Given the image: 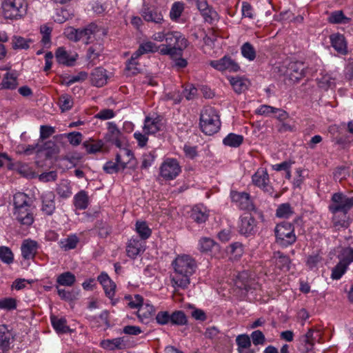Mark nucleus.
Returning <instances> with one entry per match:
<instances>
[{
	"mask_svg": "<svg viewBox=\"0 0 353 353\" xmlns=\"http://www.w3.org/2000/svg\"><path fill=\"white\" fill-rule=\"evenodd\" d=\"M174 273L171 276L172 286L176 288L185 289L190 283V277L195 272L196 263L188 255L177 256L172 263Z\"/></svg>",
	"mask_w": 353,
	"mask_h": 353,
	"instance_id": "obj_1",
	"label": "nucleus"
},
{
	"mask_svg": "<svg viewBox=\"0 0 353 353\" xmlns=\"http://www.w3.org/2000/svg\"><path fill=\"white\" fill-rule=\"evenodd\" d=\"M352 208L353 196H348L341 192L332 195L328 210L333 214L332 221L335 228L347 227V214Z\"/></svg>",
	"mask_w": 353,
	"mask_h": 353,
	"instance_id": "obj_2",
	"label": "nucleus"
},
{
	"mask_svg": "<svg viewBox=\"0 0 353 353\" xmlns=\"http://www.w3.org/2000/svg\"><path fill=\"white\" fill-rule=\"evenodd\" d=\"M199 125L202 132L207 135L217 132L221 127V121L215 109L212 107L203 108L200 114Z\"/></svg>",
	"mask_w": 353,
	"mask_h": 353,
	"instance_id": "obj_3",
	"label": "nucleus"
},
{
	"mask_svg": "<svg viewBox=\"0 0 353 353\" xmlns=\"http://www.w3.org/2000/svg\"><path fill=\"white\" fill-rule=\"evenodd\" d=\"M100 31L99 27L94 23H90L84 28H68L65 34L70 41L78 42L82 41L84 43L88 44L92 42V39Z\"/></svg>",
	"mask_w": 353,
	"mask_h": 353,
	"instance_id": "obj_4",
	"label": "nucleus"
},
{
	"mask_svg": "<svg viewBox=\"0 0 353 353\" xmlns=\"http://www.w3.org/2000/svg\"><path fill=\"white\" fill-rule=\"evenodd\" d=\"M276 243L283 248H287L296 242L294 225L288 222L278 224L275 229Z\"/></svg>",
	"mask_w": 353,
	"mask_h": 353,
	"instance_id": "obj_5",
	"label": "nucleus"
},
{
	"mask_svg": "<svg viewBox=\"0 0 353 353\" xmlns=\"http://www.w3.org/2000/svg\"><path fill=\"white\" fill-rule=\"evenodd\" d=\"M26 0H4L1 4L2 15L5 19H17L26 14Z\"/></svg>",
	"mask_w": 353,
	"mask_h": 353,
	"instance_id": "obj_6",
	"label": "nucleus"
},
{
	"mask_svg": "<svg viewBox=\"0 0 353 353\" xmlns=\"http://www.w3.org/2000/svg\"><path fill=\"white\" fill-rule=\"evenodd\" d=\"M135 230L141 241L134 240V255L139 254L145 250V242L152 234V230L145 221H137L135 224Z\"/></svg>",
	"mask_w": 353,
	"mask_h": 353,
	"instance_id": "obj_7",
	"label": "nucleus"
},
{
	"mask_svg": "<svg viewBox=\"0 0 353 353\" xmlns=\"http://www.w3.org/2000/svg\"><path fill=\"white\" fill-rule=\"evenodd\" d=\"M159 171L165 180H173L181 173V167L176 159L168 158L161 165Z\"/></svg>",
	"mask_w": 353,
	"mask_h": 353,
	"instance_id": "obj_8",
	"label": "nucleus"
},
{
	"mask_svg": "<svg viewBox=\"0 0 353 353\" xmlns=\"http://www.w3.org/2000/svg\"><path fill=\"white\" fill-rule=\"evenodd\" d=\"M134 309L137 310L136 314L141 322L148 320L154 312L153 306L145 303L143 297L140 294L134 295Z\"/></svg>",
	"mask_w": 353,
	"mask_h": 353,
	"instance_id": "obj_9",
	"label": "nucleus"
},
{
	"mask_svg": "<svg viewBox=\"0 0 353 353\" xmlns=\"http://www.w3.org/2000/svg\"><path fill=\"white\" fill-rule=\"evenodd\" d=\"M230 197L232 201L235 203L241 210L248 211L256 210V208L253 204L249 193L232 190L230 192Z\"/></svg>",
	"mask_w": 353,
	"mask_h": 353,
	"instance_id": "obj_10",
	"label": "nucleus"
},
{
	"mask_svg": "<svg viewBox=\"0 0 353 353\" xmlns=\"http://www.w3.org/2000/svg\"><path fill=\"white\" fill-rule=\"evenodd\" d=\"M307 65L303 61H295L289 63L287 67V75L293 83H298L305 77Z\"/></svg>",
	"mask_w": 353,
	"mask_h": 353,
	"instance_id": "obj_11",
	"label": "nucleus"
},
{
	"mask_svg": "<svg viewBox=\"0 0 353 353\" xmlns=\"http://www.w3.org/2000/svg\"><path fill=\"white\" fill-rule=\"evenodd\" d=\"M63 135L55 136L52 140H49L42 144L39 143V152H44L46 159H51L60 152V140Z\"/></svg>",
	"mask_w": 353,
	"mask_h": 353,
	"instance_id": "obj_12",
	"label": "nucleus"
},
{
	"mask_svg": "<svg viewBox=\"0 0 353 353\" xmlns=\"http://www.w3.org/2000/svg\"><path fill=\"white\" fill-rule=\"evenodd\" d=\"M34 207L32 205L20 208L14 210L13 215L21 225L30 226L34 221Z\"/></svg>",
	"mask_w": 353,
	"mask_h": 353,
	"instance_id": "obj_13",
	"label": "nucleus"
},
{
	"mask_svg": "<svg viewBox=\"0 0 353 353\" xmlns=\"http://www.w3.org/2000/svg\"><path fill=\"white\" fill-rule=\"evenodd\" d=\"M252 183L254 185L261 188L270 195L273 193V188L270 185L269 175L266 170L259 169L252 176Z\"/></svg>",
	"mask_w": 353,
	"mask_h": 353,
	"instance_id": "obj_14",
	"label": "nucleus"
},
{
	"mask_svg": "<svg viewBox=\"0 0 353 353\" xmlns=\"http://www.w3.org/2000/svg\"><path fill=\"white\" fill-rule=\"evenodd\" d=\"M210 65L219 71L228 70L235 72L240 70L239 64L231 57L227 55L219 60L212 61Z\"/></svg>",
	"mask_w": 353,
	"mask_h": 353,
	"instance_id": "obj_15",
	"label": "nucleus"
},
{
	"mask_svg": "<svg viewBox=\"0 0 353 353\" xmlns=\"http://www.w3.org/2000/svg\"><path fill=\"white\" fill-rule=\"evenodd\" d=\"M315 330L310 328L307 332L299 338L298 349L303 353H308L313 350L316 336H314Z\"/></svg>",
	"mask_w": 353,
	"mask_h": 353,
	"instance_id": "obj_16",
	"label": "nucleus"
},
{
	"mask_svg": "<svg viewBox=\"0 0 353 353\" xmlns=\"http://www.w3.org/2000/svg\"><path fill=\"white\" fill-rule=\"evenodd\" d=\"M140 14L147 22H152L156 24H161L164 21L163 15L158 8L151 9L148 5L143 4Z\"/></svg>",
	"mask_w": 353,
	"mask_h": 353,
	"instance_id": "obj_17",
	"label": "nucleus"
},
{
	"mask_svg": "<svg viewBox=\"0 0 353 353\" xmlns=\"http://www.w3.org/2000/svg\"><path fill=\"white\" fill-rule=\"evenodd\" d=\"M196 7L205 22L212 24L218 19V14L214 8L209 6L206 0H197Z\"/></svg>",
	"mask_w": 353,
	"mask_h": 353,
	"instance_id": "obj_18",
	"label": "nucleus"
},
{
	"mask_svg": "<svg viewBox=\"0 0 353 353\" xmlns=\"http://www.w3.org/2000/svg\"><path fill=\"white\" fill-rule=\"evenodd\" d=\"M14 335L6 325H0V353H8Z\"/></svg>",
	"mask_w": 353,
	"mask_h": 353,
	"instance_id": "obj_19",
	"label": "nucleus"
},
{
	"mask_svg": "<svg viewBox=\"0 0 353 353\" xmlns=\"http://www.w3.org/2000/svg\"><path fill=\"white\" fill-rule=\"evenodd\" d=\"M256 221L251 215L241 216L239 225L240 234L249 236L254 234L256 230Z\"/></svg>",
	"mask_w": 353,
	"mask_h": 353,
	"instance_id": "obj_20",
	"label": "nucleus"
},
{
	"mask_svg": "<svg viewBox=\"0 0 353 353\" xmlns=\"http://www.w3.org/2000/svg\"><path fill=\"white\" fill-rule=\"evenodd\" d=\"M42 212L47 216H51L55 211V194L52 191L44 192L41 195Z\"/></svg>",
	"mask_w": 353,
	"mask_h": 353,
	"instance_id": "obj_21",
	"label": "nucleus"
},
{
	"mask_svg": "<svg viewBox=\"0 0 353 353\" xmlns=\"http://www.w3.org/2000/svg\"><path fill=\"white\" fill-rule=\"evenodd\" d=\"M208 217L209 213L206 208L202 205H194L190 212V218L197 224L205 223Z\"/></svg>",
	"mask_w": 353,
	"mask_h": 353,
	"instance_id": "obj_22",
	"label": "nucleus"
},
{
	"mask_svg": "<svg viewBox=\"0 0 353 353\" xmlns=\"http://www.w3.org/2000/svg\"><path fill=\"white\" fill-rule=\"evenodd\" d=\"M108 124V132L104 137L105 141L115 145L117 148H121L122 141L120 140V131L117 128L116 124L112 122H109Z\"/></svg>",
	"mask_w": 353,
	"mask_h": 353,
	"instance_id": "obj_23",
	"label": "nucleus"
},
{
	"mask_svg": "<svg viewBox=\"0 0 353 353\" xmlns=\"http://www.w3.org/2000/svg\"><path fill=\"white\" fill-rule=\"evenodd\" d=\"M275 268L283 272H288L290 269L292 261L290 257L281 252H276L272 256Z\"/></svg>",
	"mask_w": 353,
	"mask_h": 353,
	"instance_id": "obj_24",
	"label": "nucleus"
},
{
	"mask_svg": "<svg viewBox=\"0 0 353 353\" xmlns=\"http://www.w3.org/2000/svg\"><path fill=\"white\" fill-rule=\"evenodd\" d=\"M128 340L125 337L105 339L101 341V347L107 350H122L126 347Z\"/></svg>",
	"mask_w": 353,
	"mask_h": 353,
	"instance_id": "obj_25",
	"label": "nucleus"
},
{
	"mask_svg": "<svg viewBox=\"0 0 353 353\" xmlns=\"http://www.w3.org/2000/svg\"><path fill=\"white\" fill-rule=\"evenodd\" d=\"M38 243L37 241L26 239L24 240L21 247V254L25 259H33L37 252Z\"/></svg>",
	"mask_w": 353,
	"mask_h": 353,
	"instance_id": "obj_26",
	"label": "nucleus"
},
{
	"mask_svg": "<svg viewBox=\"0 0 353 353\" xmlns=\"http://www.w3.org/2000/svg\"><path fill=\"white\" fill-rule=\"evenodd\" d=\"M98 281L103 286L106 296L110 299H112L115 293L116 284L104 272H102L98 276Z\"/></svg>",
	"mask_w": 353,
	"mask_h": 353,
	"instance_id": "obj_27",
	"label": "nucleus"
},
{
	"mask_svg": "<svg viewBox=\"0 0 353 353\" xmlns=\"http://www.w3.org/2000/svg\"><path fill=\"white\" fill-rule=\"evenodd\" d=\"M77 54L75 56H70L64 48H58L55 52V58L59 64L67 66H72L77 60Z\"/></svg>",
	"mask_w": 353,
	"mask_h": 353,
	"instance_id": "obj_28",
	"label": "nucleus"
},
{
	"mask_svg": "<svg viewBox=\"0 0 353 353\" xmlns=\"http://www.w3.org/2000/svg\"><path fill=\"white\" fill-rule=\"evenodd\" d=\"M161 119L159 117L155 118H151L146 117L144 121L143 131L145 134H155L161 130Z\"/></svg>",
	"mask_w": 353,
	"mask_h": 353,
	"instance_id": "obj_29",
	"label": "nucleus"
},
{
	"mask_svg": "<svg viewBox=\"0 0 353 353\" xmlns=\"http://www.w3.org/2000/svg\"><path fill=\"white\" fill-rule=\"evenodd\" d=\"M332 46L340 54L347 53V43L343 34H334L330 36Z\"/></svg>",
	"mask_w": 353,
	"mask_h": 353,
	"instance_id": "obj_30",
	"label": "nucleus"
},
{
	"mask_svg": "<svg viewBox=\"0 0 353 353\" xmlns=\"http://www.w3.org/2000/svg\"><path fill=\"white\" fill-rule=\"evenodd\" d=\"M106 70L101 67L95 68L91 74V81L96 87H102L107 82Z\"/></svg>",
	"mask_w": 353,
	"mask_h": 353,
	"instance_id": "obj_31",
	"label": "nucleus"
},
{
	"mask_svg": "<svg viewBox=\"0 0 353 353\" xmlns=\"http://www.w3.org/2000/svg\"><path fill=\"white\" fill-rule=\"evenodd\" d=\"M50 321L53 328L58 334H65L72 332V330L67 325L65 318H59L54 315L50 316Z\"/></svg>",
	"mask_w": 353,
	"mask_h": 353,
	"instance_id": "obj_32",
	"label": "nucleus"
},
{
	"mask_svg": "<svg viewBox=\"0 0 353 353\" xmlns=\"http://www.w3.org/2000/svg\"><path fill=\"white\" fill-rule=\"evenodd\" d=\"M230 82L235 92L238 94L245 92L250 85V81L247 79L240 77H231Z\"/></svg>",
	"mask_w": 353,
	"mask_h": 353,
	"instance_id": "obj_33",
	"label": "nucleus"
},
{
	"mask_svg": "<svg viewBox=\"0 0 353 353\" xmlns=\"http://www.w3.org/2000/svg\"><path fill=\"white\" fill-rule=\"evenodd\" d=\"M14 210L32 205L31 199L23 192H17L13 196Z\"/></svg>",
	"mask_w": 353,
	"mask_h": 353,
	"instance_id": "obj_34",
	"label": "nucleus"
},
{
	"mask_svg": "<svg viewBox=\"0 0 353 353\" xmlns=\"http://www.w3.org/2000/svg\"><path fill=\"white\" fill-rule=\"evenodd\" d=\"M89 204V196L85 190H81L74 196V205L78 210H85Z\"/></svg>",
	"mask_w": 353,
	"mask_h": 353,
	"instance_id": "obj_35",
	"label": "nucleus"
},
{
	"mask_svg": "<svg viewBox=\"0 0 353 353\" xmlns=\"http://www.w3.org/2000/svg\"><path fill=\"white\" fill-rule=\"evenodd\" d=\"M103 50V45L100 43L91 46L87 52V60H88L90 62H92L93 65L96 64L95 61L98 59Z\"/></svg>",
	"mask_w": 353,
	"mask_h": 353,
	"instance_id": "obj_36",
	"label": "nucleus"
},
{
	"mask_svg": "<svg viewBox=\"0 0 353 353\" xmlns=\"http://www.w3.org/2000/svg\"><path fill=\"white\" fill-rule=\"evenodd\" d=\"M243 139V135L230 133L223 139V143L229 147L238 148L242 144Z\"/></svg>",
	"mask_w": 353,
	"mask_h": 353,
	"instance_id": "obj_37",
	"label": "nucleus"
},
{
	"mask_svg": "<svg viewBox=\"0 0 353 353\" xmlns=\"http://www.w3.org/2000/svg\"><path fill=\"white\" fill-rule=\"evenodd\" d=\"M158 51V47L152 41L143 42L139 45L138 50L135 52L136 57L150 52H154Z\"/></svg>",
	"mask_w": 353,
	"mask_h": 353,
	"instance_id": "obj_38",
	"label": "nucleus"
},
{
	"mask_svg": "<svg viewBox=\"0 0 353 353\" xmlns=\"http://www.w3.org/2000/svg\"><path fill=\"white\" fill-rule=\"evenodd\" d=\"M58 195L63 199L68 198L72 194V190L70 182L68 180H62L56 189Z\"/></svg>",
	"mask_w": 353,
	"mask_h": 353,
	"instance_id": "obj_39",
	"label": "nucleus"
},
{
	"mask_svg": "<svg viewBox=\"0 0 353 353\" xmlns=\"http://www.w3.org/2000/svg\"><path fill=\"white\" fill-rule=\"evenodd\" d=\"M188 323V319L181 310H176L171 314L170 324L174 325H185Z\"/></svg>",
	"mask_w": 353,
	"mask_h": 353,
	"instance_id": "obj_40",
	"label": "nucleus"
},
{
	"mask_svg": "<svg viewBox=\"0 0 353 353\" xmlns=\"http://www.w3.org/2000/svg\"><path fill=\"white\" fill-rule=\"evenodd\" d=\"M79 242V238L75 235L68 236L66 239H64L59 242V245L61 249L65 251H68L72 249H74Z\"/></svg>",
	"mask_w": 353,
	"mask_h": 353,
	"instance_id": "obj_41",
	"label": "nucleus"
},
{
	"mask_svg": "<svg viewBox=\"0 0 353 353\" xmlns=\"http://www.w3.org/2000/svg\"><path fill=\"white\" fill-rule=\"evenodd\" d=\"M76 281V277L70 272H65L59 274L57 279V282L61 285L72 286Z\"/></svg>",
	"mask_w": 353,
	"mask_h": 353,
	"instance_id": "obj_42",
	"label": "nucleus"
},
{
	"mask_svg": "<svg viewBox=\"0 0 353 353\" xmlns=\"http://www.w3.org/2000/svg\"><path fill=\"white\" fill-rule=\"evenodd\" d=\"M17 85V77L9 72H7L0 84L1 89H15Z\"/></svg>",
	"mask_w": 353,
	"mask_h": 353,
	"instance_id": "obj_43",
	"label": "nucleus"
},
{
	"mask_svg": "<svg viewBox=\"0 0 353 353\" xmlns=\"http://www.w3.org/2000/svg\"><path fill=\"white\" fill-rule=\"evenodd\" d=\"M30 43H32V40L30 39H26L20 36H14L12 39V46L14 50H27L29 48Z\"/></svg>",
	"mask_w": 353,
	"mask_h": 353,
	"instance_id": "obj_44",
	"label": "nucleus"
},
{
	"mask_svg": "<svg viewBox=\"0 0 353 353\" xmlns=\"http://www.w3.org/2000/svg\"><path fill=\"white\" fill-rule=\"evenodd\" d=\"M82 146L85 149L88 154H95L101 151L103 146V143L101 140H99L96 142L94 141H86L83 143Z\"/></svg>",
	"mask_w": 353,
	"mask_h": 353,
	"instance_id": "obj_45",
	"label": "nucleus"
},
{
	"mask_svg": "<svg viewBox=\"0 0 353 353\" xmlns=\"http://www.w3.org/2000/svg\"><path fill=\"white\" fill-rule=\"evenodd\" d=\"M184 3L181 1L174 2L170 11V17L172 21H176L184 10Z\"/></svg>",
	"mask_w": 353,
	"mask_h": 353,
	"instance_id": "obj_46",
	"label": "nucleus"
},
{
	"mask_svg": "<svg viewBox=\"0 0 353 353\" xmlns=\"http://www.w3.org/2000/svg\"><path fill=\"white\" fill-rule=\"evenodd\" d=\"M328 21L331 23L346 24L350 21V19L346 17L343 11L337 10L332 12L328 17Z\"/></svg>",
	"mask_w": 353,
	"mask_h": 353,
	"instance_id": "obj_47",
	"label": "nucleus"
},
{
	"mask_svg": "<svg viewBox=\"0 0 353 353\" xmlns=\"http://www.w3.org/2000/svg\"><path fill=\"white\" fill-rule=\"evenodd\" d=\"M123 144L122 143L119 152L116 156V161L119 163H124L125 168L126 165L131 161L132 156L131 150L128 148H123Z\"/></svg>",
	"mask_w": 353,
	"mask_h": 353,
	"instance_id": "obj_48",
	"label": "nucleus"
},
{
	"mask_svg": "<svg viewBox=\"0 0 353 353\" xmlns=\"http://www.w3.org/2000/svg\"><path fill=\"white\" fill-rule=\"evenodd\" d=\"M243 57L249 61H253L256 58V50L250 42H245L241 48Z\"/></svg>",
	"mask_w": 353,
	"mask_h": 353,
	"instance_id": "obj_49",
	"label": "nucleus"
},
{
	"mask_svg": "<svg viewBox=\"0 0 353 353\" xmlns=\"http://www.w3.org/2000/svg\"><path fill=\"white\" fill-rule=\"evenodd\" d=\"M339 261L348 267L353 262V248L351 247L343 248L339 255Z\"/></svg>",
	"mask_w": 353,
	"mask_h": 353,
	"instance_id": "obj_50",
	"label": "nucleus"
},
{
	"mask_svg": "<svg viewBox=\"0 0 353 353\" xmlns=\"http://www.w3.org/2000/svg\"><path fill=\"white\" fill-rule=\"evenodd\" d=\"M125 168L124 163H119L117 161L116 162L108 161L103 165V170L108 174L117 173L120 170H123Z\"/></svg>",
	"mask_w": 353,
	"mask_h": 353,
	"instance_id": "obj_51",
	"label": "nucleus"
},
{
	"mask_svg": "<svg viewBox=\"0 0 353 353\" xmlns=\"http://www.w3.org/2000/svg\"><path fill=\"white\" fill-rule=\"evenodd\" d=\"M319 87L325 90L335 86V79L329 74L323 75L318 79Z\"/></svg>",
	"mask_w": 353,
	"mask_h": 353,
	"instance_id": "obj_52",
	"label": "nucleus"
},
{
	"mask_svg": "<svg viewBox=\"0 0 353 353\" xmlns=\"http://www.w3.org/2000/svg\"><path fill=\"white\" fill-rule=\"evenodd\" d=\"M0 259L6 264H10L13 262L14 255L12 250L8 247H0Z\"/></svg>",
	"mask_w": 353,
	"mask_h": 353,
	"instance_id": "obj_53",
	"label": "nucleus"
},
{
	"mask_svg": "<svg viewBox=\"0 0 353 353\" xmlns=\"http://www.w3.org/2000/svg\"><path fill=\"white\" fill-rule=\"evenodd\" d=\"M214 245H216V242L209 237H202L199 241V250L202 252L211 251Z\"/></svg>",
	"mask_w": 353,
	"mask_h": 353,
	"instance_id": "obj_54",
	"label": "nucleus"
},
{
	"mask_svg": "<svg viewBox=\"0 0 353 353\" xmlns=\"http://www.w3.org/2000/svg\"><path fill=\"white\" fill-rule=\"evenodd\" d=\"M293 214V210L289 203L281 204L276 211V215L279 218H288Z\"/></svg>",
	"mask_w": 353,
	"mask_h": 353,
	"instance_id": "obj_55",
	"label": "nucleus"
},
{
	"mask_svg": "<svg viewBox=\"0 0 353 353\" xmlns=\"http://www.w3.org/2000/svg\"><path fill=\"white\" fill-rule=\"evenodd\" d=\"M347 266L339 261L332 269L331 278L334 280L340 279L345 273Z\"/></svg>",
	"mask_w": 353,
	"mask_h": 353,
	"instance_id": "obj_56",
	"label": "nucleus"
},
{
	"mask_svg": "<svg viewBox=\"0 0 353 353\" xmlns=\"http://www.w3.org/2000/svg\"><path fill=\"white\" fill-rule=\"evenodd\" d=\"M59 105L62 112L70 110L73 105V100L71 96L63 94L59 97Z\"/></svg>",
	"mask_w": 353,
	"mask_h": 353,
	"instance_id": "obj_57",
	"label": "nucleus"
},
{
	"mask_svg": "<svg viewBox=\"0 0 353 353\" xmlns=\"http://www.w3.org/2000/svg\"><path fill=\"white\" fill-rule=\"evenodd\" d=\"M17 300L14 298L8 297L0 299V309L8 311L17 308Z\"/></svg>",
	"mask_w": 353,
	"mask_h": 353,
	"instance_id": "obj_58",
	"label": "nucleus"
},
{
	"mask_svg": "<svg viewBox=\"0 0 353 353\" xmlns=\"http://www.w3.org/2000/svg\"><path fill=\"white\" fill-rule=\"evenodd\" d=\"M173 36L174 39V46L186 48L188 46L189 42L185 36L179 31H173Z\"/></svg>",
	"mask_w": 353,
	"mask_h": 353,
	"instance_id": "obj_59",
	"label": "nucleus"
},
{
	"mask_svg": "<svg viewBox=\"0 0 353 353\" xmlns=\"http://www.w3.org/2000/svg\"><path fill=\"white\" fill-rule=\"evenodd\" d=\"M171 314L168 311H160L156 315L155 319L158 324L164 325L170 323Z\"/></svg>",
	"mask_w": 353,
	"mask_h": 353,
	"instance_id": "obj_60",
	"label": "nucleus"
},
{
	"mask_svg": "<svg viewBox=\"0 0 353 353\" xmlns=\"http://www.w3.org/2000/svg\"><path fill=\"white\" fill-rule=\"evenodd\" d=\"M250 340L255 345H264L265 343V337L263 333L260 330H255L250 335Z\"/></svg>",
	"mask_w": 353,
	"mask_h": 353,
	"instance_id": "obj_61",
	"label": "nucleus"
},
{
	"mask_svg": "<svg viewBox=\"0 0 353 353\" xmlns=\"http://www.w3.org/2000/svg\"><path fill=\"white\" fill-rule=\"evenodd\" d=\"M96 227L99 230V236L101 238H106L111 233V228L103 221H98Z\"/></svg>",
	"mask_w": 353,
	"mask_h": 353,
	"instance_id": "obj_62",
	"label": "nucleus"
},
{
	"mask_svg": "<svg viewBox=\"0 0 353 353\" xmlns=\"http://www.w3.org/2000/svg\"><path fill=\"white\" fill-rule=\"evenodd\" d=\"M70 144L78 145L82 141V134L79 132H72L66 134Z\"/></svg>",
	"mask_w": 353,
	"mask_h": 353,
	"instance_id": "obj_63",
	"label": "nucleus"
},
{
	"mask_svg": "<svg viewBox=\"0 0 353 353\" xmlns=\"http://www.w3.org/2000/svg\"><path fill=\"white\" fill-rule=\"evenodd\" d=\"M55 132L54 128L48 125H41L40 127L39 139L43 141L50 137Z\"/></svg>",
	"mask_w": 353,
	"mask_h": 353,
	"instance_id": "obj_64",
	"label": "nucleus"
}]
</instances>
